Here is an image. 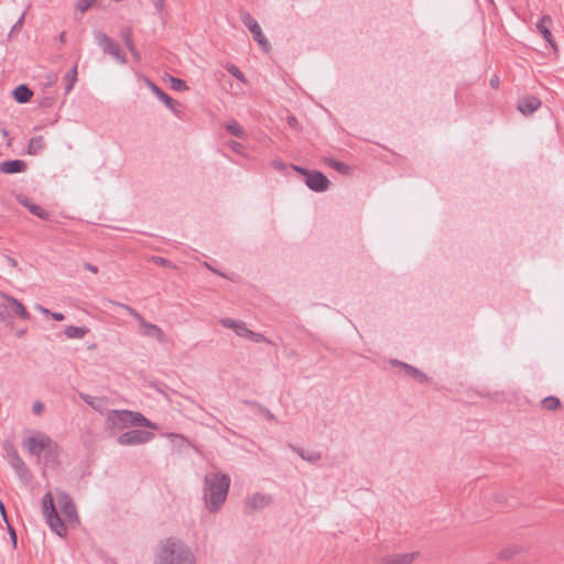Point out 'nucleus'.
Returning a JSON list of instances; mask_svg holds the SVG:
<instances>
[{"instance_id":"f257e3e1","label":"nucleus","mask_w":564,"mask_h":564,"mask_svg":"<svg viewBox=\"0 0 564 564\" xmlns=\"http://www.w3.org/2000/svg\"><path fill=\"white\" fill-rule=\"evenodd\" d=\"M56 500L61 514H58L53 495L47 491L42 497V511L46 523L51 530L58 536L67 535L68 528H75L79 524V517L73 498L64 490H56Z\"/></svg>"},{"instance_id":"f03ea898","label":"nucleus","mask_w":564,"mask_h":564,"mask_svg":"<svg viewBox=\"0 0 564 564\" xmlns=\"http://www.w3.org/2000/svg\"><path fill=\"white\" fill-rule=\"evenodd\" d=\"M231 479L224 473L206 474L203 481V499L209 512H218L227 500Z\"/></svg>"},{"instance_id":"7ed1b4c3","label":"nucleus","mask_w":564,"mask_h":564,"mask_svg":"<svg viewBox=\"0 0 564 564\" xmlns=\"http://www.w3.org/2000/svg\"><path fill=\"white\" fill-rule=\"evenodd\" d=\"M154 564H196V557L182 540L166 538L158 546Z\"/></svg>"},{"instance_id":"20e7f679","label":"nucleus","mask_w":564,"mask_h":564,"mask_svg":"<svg viewBox=\"0 0 564 564\" xmlns=\"http://www.w3.org/2000/svg\"><path fill=\"white\" fill-rule=\"evenodd\" d=\"M6 459L22 482H31L32 473L12 444L6 447Z\"/></svg>"},{"instance_id":"39448f33","label":"nucleus","mask_w":564,"mask_h":564,"mask_svg":"<svg viewBox=\"0 0 564 564\" xmlns=\"http://www.w3.org/2000/svg\"><path fill=\"white\" fill-rule=\"evenodd\" d=\"M94 37L105 54L110 55L122 65L127 63L126 55L121 52L119 44L115 40L101 31H94Z\"/></svg>"},{"instance_id":"423d86ee","label":"nucleus","mask_w":564,"mask_h":564,"mask_svg":"<svg viewBox=\"0 0 564 564\" xmlns=\"http://www.w3.org/2000/svg\"><path fill=\"white\" fill-rule=\"evenodd\" d=\"M240 19L245 26L251 32L253 40L258 43L262 51L268 53L271 48V45L264 36L257 20L248 11H240Z\"/></svg>"},{"instance_id":"0eeeda50","label":"nucleus","mask_w":564,"mask_h":564,"mask_svg":"<svg viewBox=\"0 0 564 564\" xmlns=\"http://www.w3.org/2000/svg\"><path fill=\"white\" fill-rule=\"evenodd\" d=\"M53 440L44 434L37 433L36 435L28 437L23 442V447L31 454L36 456L37 462H40L42 454L48 446H52Z\"/></svg>"},{"instance_id":"6e6552de","label":"nucleus","mask_w":564,"mask_h":564,"mask_svg":"<svg viewBox=\"0 0 564 564\" xmlns=\"http://www.w3.org/2000/svg\"><path fill=\"white\" fill-rule=\"evenodd\" d=\"M153 433L144 430H130L118 436L117 442L122 446H132L148 443Z\"/></svg>"},{"instance_id":"1a4fd4ad","label":"nucleus","mask_w":564,"mask_h":564,"mask_svg":"<svg viewBox=\"0 0 564 564\" xmlns=\"http://www.w3.org/2000/svg\"><path fill=\"white\" fill-rule=\"evenodd\" d=\"M130 410H111L106 417V427L116 433L129 427Z\"/></svg>"},{"instance_id":"9d476101","label":"nucleus","mask_w":564,"mask_h":564,"mask_svg":"<svg viewBox=\"0 0 564 564\" xmlns=\"http://www.w3.org/2000/svg\"><path fill=\"white\" fill-rule=\"evenodd\" d=\"M305 184L311 191L322 193L328 189L330 182L322 172L312 171L307 174Z\"/></svg>"},{"instance_id":"9b49d317","label":"nucleus","mask_w":564,"mask_h":564,"mask_svg":"<svg viewBox=\"0 0 564 564\" xmlns=\"http://www.w3.org/2000/svg\"><path fill=\"white\" fill-rule=\"evenodd\" d=\"M148 86L151 89V91L177 117H180L181 113V104L176 100H174L172 97H170L164 90H162L158 85H155L153 82H148Z\"/></svg>"},{"instance_id":"f8f14e48","label":"nucleus","mask_w":564,"mask_h":564,"mask_svg":"<svg viewBox=\"0 0 564 564\" xmlns=\"http://www.w3.org/2000/svg\"><path fill=\"white\" fill-rule=\"evenodd\" d=\"M541 107V100L534 95H524L519 98L517 109L524 116H530Z\"/></svg>"},{"instance_id":"ddd939ff","label":"nucleus","mask_w":564,"mask_h":564,"mask_svg":"<svg viewBox=\"0 0 564 564\" xmlns=\"http://www.w3.org/2000/svg\"><path fill=\"white\" fill-rule=\"evenodd\" d=\"M272 502V497L270 495H264L260 492L253 494L246 500V510L247 512H253L259 509H263L270 506Z\"/></svg>"},{"instance_id":"4468645a","label":"nucleus","mask_w":564,"mask_h":564,"mask_svg":"<svg viewBox=\"0 0 564 564\" xmlns=\"http://www.w3.org/2000/svg\"><path fill=\"white\" fill-rule=\"evenodd\" d=\"M552 25V18L549 14H544L541 17L536 24V29L540 32V34L543 36V39L553 47L556 50V43L552 36L551 28Z\"/></svg>"},{"instance_id":"2eb2a0df","label":"nucleus","mask_w":564,"mask_h":564,"mask_svg":"<svg viewBox=\"0 0 564 564\" xmlns=\"http://www.w3.org/2000/svg\"><path fill=\"white\" fill-rule=\"evenodd\" d=\"M142 328V334L147 337L154 338L159 343H165L166 337L163 330L155 324L147 322L144 318L139 324Z\"/></svg>"},{"instance_id":"dca6fc26","label":"nucleus","mask_w":564,"mask_h":564,"mask_svg":"<svg viewBox=\"0 0 564 564\" xmlns=\"http://www.w3.org/2000/svg\"><path fill=\"white\" fill-rule=\"evenodd\" d=\"M221 325L226 328H231L239 337L248 338L249 335L252 334V330L249 329L245 322L235 321L232 318H223L220 321Z\"/></svg>"},{"instance_id":"f3484780","label":"nucleus","mask_w":564,"mask_h":564,"mask_svg":"<svg viewBox=\"0 0 564 564\" xmlns=\"http://www.w3.org/2000/svg\"><path fill=\"white\" fill-rule=\"evenodd\" d=\"M419 555V552L404 554H391L381 558L380 564H411Z\"/></svg>"},{"instance_id":"a211bd4d","label":"nucleus","mask_w":564,"mask_h":564,"mask_svg":"<svg viewBox=\"0 0 564 564\" xmlns=\"http://www.w3.org/2000/svg\"><path fill=\"white\" fill-rule=\"evenodd\" d=\"M26 163L22 160H7L0 163V172L4 174H15L25 171Z\"/></svg>"},{"instance_id":"6ab92c4d","label":"nucleus","mask_w":564,"mask_h":564,"mask_svg":"<svg viewBox=\"0 0 564 564\" xmlns=\"http://www.w3.org/2000/svg\"><path fill=\"white\" fill-rule=\"evenodd\" d=\"M391 364L393 366H398L400 367L401 369L404 370V372L415 379H419L420 381L422 382H426L427 381V376L425 373H423L421 370H419L417 368L406 364V362H403V361H399V360H392Z\"/></svg>"},{"instance_id":"aec40b11","label":"nucleus","mask_w":564,"mask_h":564,"mask_svg":"<svg viewBox=\"0 0 564 564\" xmlns=\"http://www.w3.org/2000/svg\"><path fill=\"white\" fill-rule=\"evenodd\" d=\"M44 459V465H52L56 466L58 465V444L53 441L52 446H48L47 449L44 451L42 454Z\"/></svg>"},{"instance_id":"412c9836","label":"nucleus","mask_w":564,"mask_h":564,"mask_svg":"<svg viewBox=\"0 0 564 564\" xmlns=\"http://www.w3.org/2000/svg\"><path fill=\"white\" fill-rule=\"evenodd\" d=\"M32 96L33 91L26 85H19L13 90V97L20 104L28 102Z\"/></svg>"},{"instance_id":"4be33fe9","label":"nucleus","mask_w":564,"mask_h":564,"mask_svg":"<svg viewBox=\"0 0 564 564\" xmlns=\"http://www.w3.org/2000/svg\"><path fill=\"white\" fill-rule=\"evenodd\" d=\"M45 148V141L42 135L33 137L30 139L28 144V153L30 155L40 154Z\"/></svg>"},{"instance_id":"5701e85b","label":"nucleus","mask_w":564,"mask_h":564,"mask_svg":"<svg viewBox=\"0 0 564 564\" xmlns=\"http://www.w3.org/2000/svg\"><path fill=\"white\" fill-rule=\"evenodd\" d=\"M129 426L152 427V423L140 412L130 411Z\"/></svg>"},{"instance_id":"b1692460","label":"nucleus","mask_w":564,"mask_h":564,"mask_svg":"<svg viewBox=\"0 0 564 564\" xmlns=\"http://www.w3.org/2000/svg\"><path fill=\"white\" fill-rule=\"evenodd\" d=\"M21 204L25 206L31 214L39 217L40 219L46 220L50 218V213L47 210H45L44 208L34 203H31L29 199L21 200Z\"/></svg>"},{"instance_id":"393cba45","label":"nucleus","mask_w":564,"mask_h":564,"mask_svg":"<svg viewBox=\"0 0 564 564\" xmlns=\"http://www.w3.org/2000/svg\"><path fill=\"white\" fill-rule=\"evenodd\" d=\"M79 398L96 411H101L104 409L105 398L93 397L84 392H79Z\"/></svg>"},{"instance_id":"a878e982","label":"nucleus","mask_w":564,"mask_h":564,"mask_svg":"<svg viewBox=\"0 0 564 564\" xmlns=\"http://www.w3.org/2000/svg\"><path fill=\"white\" fill-rule=\"evenodd\" d=\"M89 333V329L85 326L68 325L64 329V334L67 338H83Z\"/></svg>"},{"instance_id":"bb28decb","label":"nucleus","mask_w":564,"mask_h":564,"mask_svg":"<svg viewBox=\"0 0 564 564\" xmlns=\"http://www.w3.org/2000/svg\"><path fill=\"white\" fill-rule=\"evenodd\" d=\"M292 449L294 452H296L302 459L310 462L312 464L317 463L322 458L321 453L315 452V451L306 452V451L295 447V446H292Z\"/></svg>"},{"instance_id":"cd10ccee","label":"nucleus","mask_w":564,"mask_h":564,"mask_svg":"<svg viewBox=\"0 0 564 564\" xmlns=\"http://www.w3.org/2000/svg\"><path fill=\"white\" fill-rule=\"evenodd\" d=\"M325 163L328 167L334 169L335 171L339 172L340 174L347 175L350 173L351 169L349 165H347L344 162H340L338 160H335L333 158H328L325 160Z\"/></svg>"},{"instance_id":"c85d7f7f","label":"nucleus","mask_w":564,"mask_h":564,"mask_svg":"<svg viewBox=\"0 0 564 564\" xmlns=\"http://www.w3.org/2000/svg\"><path fill=\"white\" fill-rule=\"evenodd\" d=\"M226 130L237 137V138H240V139H243L247 137V133L245 131V129L239 124V122L235 119L230 120L229 122H227L226 124Z\"/></svg>"},{"instance_id":"c756f323","label":"nucleus","mask_w":564,"mask_h":564,"mask_svg":"<svg viewBox=\"0 0 564 564\" xmlns=\"http://www.w3.org/2000/svg\"><path fill=\"white\" fill-rule=\"evenodd\" d=\"M66 82L65 93L69 94L77 80V65H75L64 77Z\"/></svg>"},{"instance_id":"7c9ffc66","label":"nucleus","mask_w":564,"mask_h":564,"mask_svg":"<svg viewBox=\"0 0 564 564\" xmlns=\"http://www.w3.org/2000/svg\"><path fill=\"white\" fill-rule=\"evenodd\" d=\"M541 405L547 411H555L560 408L561 401L557 397L549 395L542 399Z\"/></svg>"},{"instance_id":"2f4dec72","label":"nucleus","mask_w":564,"mask_h":564,"mask_svg":"<svg viewBox=\"0 0 564 564\" xmlns=\"http://www.w3.org/2000/svg\"><path fill=\"white\" fill-rule=\"evenodd\" d=\"M120 36L128 50H132L133 46H135L132 37L131 28H122L120 30Z\"/></svg>"},{"instance_id":"473e14b6","label":"nucleus","mask_w":564,"mask_h":564,"mask_svg":"<svg viewBox=\"0 0 564 564\" xmlns=\"http://www.w3.org/2000/svg\"><path fill=\"white\" fill-rule=\"evenodd\" d=\"M115 305L121 307L122 310H124L129 315H131L139 324L141 323V321L143 319V316L137 311L134 310L133 307H131L130 305L128 304H123V303H118V302H113Z\"/></svg>"},{"instance_id":"72a5a7b5","label":"nucleus","mask_w":564,"mask_h":564,"mask_svg":"<svg viewBox=\"0 0 564 564\" xmlns=\"http://www.w3.org/2000/svg\"><path fill=\"white\" fill-rule=\"evenodd\" d=\"M170 85L171 88L175 91H183L188 89V86L185 80L173 76H170Z\"/></svg>"},{"instance_id":"f704fd0d","label":"nucleus","mask_w":564,"mask_h":564,"mask_svg":"<svg viewBox=\"0 0 564 564\" xmlns=\"http://www.w3.org/2000/svg\"><path fill=\"white\" fill-rule=\"evenodd\" d=\"M227 70L235 77L237 78L238 80L245 83L246 82V78H245V75L234 64H229L227 66Z\"/></svg>"},{"instance_id":"c9c22d12","label":"nucleus","mask_w":564,"mask_h":564,"mask_svg":"<svg viewBox=\"0 0 564 564\" xmlns=\"http://www.w3.org/2000/svg\"><path fill=\"white\" fill-rule=\"evenodd\" d=\"M95 1L96 0H77L76 9L84 13L95 3Z\"/></svg>"},{"instance_id":"e433bc0d","label":"nucleus","mask_w":564,"mask_h":564,"mask_svg":"<svg viewBox=\"0 0 564 564\" xmlns=\"http://www.w3.org/2000/svg\"><path fill=\"white\" fill-rule=\"evenodd\" d=\"M251 340L256 341V343H267V344H270L272 345L273 343L267 338L263 334L261 333H254L252 332L251 335H249V337Z\"/></svg>"},{"instance_id":"4c0bfd02","label":"nucleus","mask_w":564,"mask_h":564,"mask_svg":"<svg viewBox=\"0 0 564 564\" xmlns=\"http://www.w3.org/2000/svg\"><path fill=\"white\" fill-rule=\"evenodd\" d=\"M25 14H26V10L20 15L18 21L12 25L10 33L17 32L18 30H20L22 28V25L24 23Z\"/></svg>"},{"instance_id":"58836bf2","label":"nucleus","mask_w":564,"mask_h":564,"mask_svg":"<svg viewBox=\"0 0 564 564\" xmlns=\"http://www.w3.org/2000/svg\"><path fill=\"white\" fill-rule=\"evenodd\" d=\"M227 145L236 153H240L243 148L241 143L234 140L228 141Z\"/></svg>"},{"instance_id":"ea45409f","label":"nucleus","mask_w":564,"mask_h":564,"mask_svg":"<svg viewBox=\"0 0 564 564\" xmlns=\"http://www.w3.org/2000/svg\"><path fill=\"white\" fill-rule=\"evenodd\" d=\"M32 411L34 414L40 415L44 411V404L41 401H36L32 405Z\"/></svg>"},{"instance_id":"a19ab883","label":"nucleus","mask_w":564,"mask_h":564,"mask_svg":"<svg viewBox=\"0 0 564 564\" xmlns=\"http://www.w3.org/2000/svg\"><path fill=\"white\" fill-rule=\"evenodd\" d=\"M153 262L163 267H171V262L162 257H153Z\"/></svg>"},{"instance_id":"79ce46f5","label":"nucleus","mask_w":564,"mask_h":564,"mask_svg":"<svg viewBox=\"0 0 564 564\" xmlns=\"http://www.w3.org/2000/svg\"><path fill=\"white\" fill-rule=\"evenodd\" d=\"M260 411L264 414L267 420H269V421H275L276 420L275 415L269 409H267L264 406H260Z\"/></svg>"},{"instance_id":"37998d69","label":"nucleus","mask_w":564,"mask_h":564,"mask_svg":"<svg viewBox=\"0 0 564 564\" xmlns=\"http://www.w3.org/2000/svg\"><path fill=\"white\" fill-rule=\"evenodd\" d=\"M166 437L170 440V441H174V440H180L181 442H187L186 437L182 434H177V433H169L166 435Z\"/></svg>"},{"instance_id":"c03bdc74","label":"nucleus","mask_w":564,"mask_h":564,"mask_svg":"<svg viewBox=\"0 0 564 564\" xmlns=\"http://www.w3.org/2000/svg\"><path fill=\"white\" fill-rule=\"evenodd\" d=\"M153 6L159 13H162L165 8V0H154Z\"/></svg>"},{"instance_id":"a18cd8bd","label":"nucleus","mask_w":564,"mask_h":564,"mask_svg":"<svg viewBox=\"0 0 564 564\" xmlns=\"http://www.w3.org/2000/svg\"><path fill=\"white\" fill-rule=\"evenodd\" d=\"M7 524H8V531H9V534H10L11 542H12L13 546L15 547L17 546V533H15V530L9 523H7Z\"/></svg>"},{"instance_id":"49530a36","label":"nucleus","mask_w":564,"mask_h":564,"mask_svg":"<svg viewBox=\"0 0 564 564\" xmlns=\"http://www.w3.org/2000/svg\"><path fill=\"white\" fill-rule=\"evenodd\" d=\"M84 268L93 273H97L98 272V267L93 264V263H89V262H86L84 264Z\"/></svg>"},{"instance_id":"de8ad7c7","label":"nucleus","mask_w":564,"mask_h":564,"mask_svg":"<svg viewBox=\"0 0 564 564\" xmlns=\"http://www.w3.org/2000/svg\"><path fill=\"white\" fill-rule=\"evenodd\" d=\"M294 170L299 172L300 174L304 175L305 178L307 177V174H310L312 171H308L302 166H294Z\"/></svg>"},{"instance_id":"09e8293b","label":"nucleus","mask_w":564,"mask_h":564,"mask_svg":"<svg viewBox=\"0 0 564 564\" xmlns=\"http://www.w3.org/2000/svg\"><path fill=\"white\" fill-rule=\"evenodd\" d=\"M129 52L131 53V55L133 56V58L139 62L140 61V53L139 51L137 50L135 46H133L132 50H129Z\"/></svg>"},{"instance_id":"8fccbe9b","label":"nucleus","mask_w":564,"mask_h":564,"mask_svg":"<svg viewBox=\"0 0 564 564\" xmlns=\"http://www.w3.org/2000/svg\"><path fill=\"white\" fill-rule=\"evenodd\" d=\"M7 262L12 268H17L18 267V261L13 257L8 256L7 257Z\"/></svg>"},{"instance_id":"3c124183","label":"nucleus","mask_w":564,"mask_h":564,"mask_svg":"<svg viewBox=\"0 0 564 564\" xmlns=\"http://www.w3.org/2000/svg\"><path fill=\"white\" fill-rule=\"evenodd\" d=\"M51 316L55 319V321H63L64 319V315L62 313H58V312H55V313H52L51 312Z\"/></svg>"},{"instance_id":"603ef678","label":"nucleus","mask_w":564,"mask_h":564,"mask_svg":"<svg viewBox=\"0 0 564 564\" xmlns=\"http://www.w3.org/2000/svg\"><path fill=\"white\" fill-rule=\"evenodd\" d=\"M498 85H499V78L498 77H495V78H491L490 79V86L495 89L498 88Z\"/></svg>"},{"instance_id":"864d4df0","label":"nucleus","mask_w":564,"mask_h":564,"mask_svg":"<svg viewBox=\"0 0 564 564\" xmlns=\"http://www.w3.org/2000/svg\"><path fill=\"white\" fill-rule=\"evenodd\" d=\"M0 511H1L2 518L8 523L7 513H6L4 506L2 502H0Z\"/></svg>"},{"instance_id":"5fc2aeb1","label":"nucleus","mask_w":564,"mask_h":564,"mask_svg":"<svg viewBox=\"0 0 564 564\" xmlns=\"http://www.w3.org/2000/svg\"><path fill=\"white\" fill-rule=\"evenodd\" d=\"M39 311L42 312L45 315H51V311L48 308H45L41 305L37 306Z\"/></svg>"},{"instance_id":"6e6d98bb","label":"nucleus","mask_w":564,"mask_h":564,"mask_svg":"<svg viewBox=\"0 0 564 564\" xmlns=\"http://www.w3.org/2000/svg\"><path fill=\"white\" fill-rule=\"evenodd\" d=\"M25 334V329H20L17 332V337H22Z\"/></svg>"},{"instance_id":"4d7b16f0","label":"nucleus","mask_w":564,"mask_h":564,"mask_svg":"<svg viewBox=\"0 0 564 564\" xmlns=\"http://www.w3.org/2000/svg\"><path fill=\"white\" fill-rule=\"evenodd\" d=\"M65 39H66L65 33H64V32H63V33H61V34H59V41L64 43V42H65Z\"/></svg>"},{"instance_id":"13d9d810","label":"nucleus","mask_w":564,"mask_h":564,"mask_svg":"<svg viewBox=\"0 0 564 564\" xmlns=\"http://www.w3.org/2000/svg\"><path fill=\"white\" fill-rule=\"evenodd\" d=\"M2 137L7 138L9 135V131L7 129H2Z\"/></svg>"},{"instance_id":"bf43d9fd","label":"nucleus","mask_w":564,"mask_h":564,"mask_svg":"<svg viewBox=\"0 0 564 564\" xmlns=\"http://www.w3.org/2000/svg\"><path fill=\"white\" fill-rule=\"evenodd\" d=\"M207 267H208V270H212V271L216 272V271H215L212 267H209L208 264H207Z\"/></svg>"}]
</instances>
